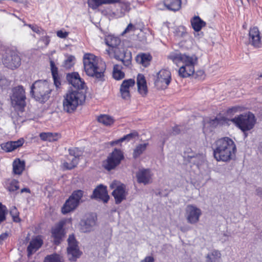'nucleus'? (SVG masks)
I'll return each mask as SVG.
<instances>
[{"label": "nucleus", "instance_id": "f257e3e1", "mask_svg": "<svg viewBox=\"0 0 262 262\" xmlns=\"http://www.w3.org/2000/svg\"><path fill=\"white\" fill-rule=\"evenodd\" d=\"M213 150V156L216 161L228 162L235 156L236 146L231 139L223 137L215 141Z\"/></svg>", "mask_w": 262, "mask_h": 262}, {"label": "nucleus", "instance_id": "f03ea898", "mask_svg": "<svg viewBox=\"0 0 262 262\" xmlns=\"http://www.w3.org/2000/svg\"><path fill=\"white\" fill-rule=\"evenodd\" d=\"M84 71L86 74L101 80L105 71V63L99 57L91 53H85L83 57Z\"/></svg>", "mask_w": 262, "mask_h": 262}, {"label": "nucleus", "instance_id": "7ed1b4c3", "mask_svg": "<svg viewBox=\"0 0 262 262\" xmlns=\"http://www.w3.org/2000/svg\"><path fill=\"white\" fill-rule=\"evenodd\" d=\"M169 58L178 66L180 63H183L179 70V74L181 77H188L194 73V66L198 62V58L195 55L174 52L169 55Z\"/></svg>", "mask_w": 262, "mask_h": 262}, {"label": "nucleus", "instance_id": "20e7f679", "mask_svg": "<svg viewBox=\"0 0 262 262\" xmlns=\"http://www.w3.org/2000/svg\"><path fill=\"white\" fill-rule=\"evenodd\" d=\"M52 91L51 85L48 81L38 80L32 84L30 94L36 101L44 103L50 98Z\"/></svg>", "mask_w": 262, "mask_h": 262}, {"label": "nucleus", "instance_id": "39448f33", "mask_svg": "<svg viewBox=\"0 0 262 262\" xmlns=\"http://www.w3.org/2000/svg\"><path fill=\"white\" fill-rule=\"evenodd\" d=\"M228 121L232 122L237 127L245 133L254 128L256 119L253 113L249 112L238 115ZM246 136L245 135V136Z\"/></svg>", "mask_w": 262, "mask_h": 262}, {"label": "nucleus", "instance_id": "423d86ee", "mask_svg": "<svg viewBox=\"0 0 262 262\" xmlns=\"http://www.w3.org/2000/svg\"><path fill=\"white\" fill-rule=\"evenodd\" d=\"M85 100V96L78 91L69 92L63 100V110L68 113H73L79 105Z\"/></svg>", "mask_w": 262, "mask_h": 262}, {"label": "nucleus", "instance_id": "0eeeda50", "mask_svg": "<svg viewBox=\"0 0 262 262\" xmlns=\"http://www.w3.org/2000/svg\"><path fill=\"white\" fill-rule=\"evenodd\" d=\"M25 89L22 85L14 87L10 96L11 105L15 111L22 113L26 106Z\"/></svg>", "mask_w": 262, "mask_h": 262}, {"label": "nucleus", "instance_id": "6e6552de", "mask_svg": "<svg viewBox=\"0 0 262 262\" xmlns=\"http://www.w3.org/2000/svg\"><path fill=\"white\" fill-rule=\"evenodd\" d=\"M123 159V152L120 149L115 148L103 162V165L105 169L110 171L119 165Z\"/></svg>", "mask_w": 262, "mask_h": 262}, {"label": "nucleus", "instance_id": "1a4fd4ad", "mask_svg": "<svg viewBox=\"0 0 262 262\" xmlns=\"http://www.w3.org/2000/svg\"><path fill=\"white\" fill-rule=\"evenodd\" d=\"M82 195L83 192L81 190L73 192L62 207V213L65 214L74 210L78 206Z\"/></svg>", "mask_w": 262, "mask_h": 262}, {"label": "nucleus", "instance_id": "9d476101", "mask_svg": "<svg viewBox=\"0 0 262 262\" xmlns=\"http://www.w3.org/2000/svg\"><path fill=\"white\" fill-rule=\"evenodd\" d=\"M112 189H114L112 195L114 197L116 204H120L126 199L127 192L125 190V186L117 181H113L110 186Z\"/></svg>", "mask_w": 262, "mask_h": 262}, {"label": "nucleus", "instance_id": "9b49d317", "mask_svg": "<svg viewBox=\"0 0 262 262\" xmlns=\"http://www.w3.org/2000/svg\"><path fill=\"white\" fill-rule=\"evenodd\" d=\"M171 81V73L169 70L163 69L156 75L155 85L158 89H166Z\"/></svg>", "mask_w": 262, "mask_h": 262}, {"label": "nucleus", "instance_id": "f8f14e48", "mask_svg": "<svg viewBox=\"0 0 262 262\" xmlns=\"http://www.w3.org/2000/svg\"><path fill=\"white\" fill-rule=\"evenodd\" d=\"M202 215L201 210L193 205H188L185 208V217L188 223L195 224L197 223Z\"/></svg>", "mask_w": 262, "mask_h": 262}, {"label": "nucleus", "instance_id": "ddd939ff", "mask_svg": "<svg viewBox=\"0 0 262 262\" xmlns=\"http://www.w3.org/2000/svg\"><path fill=\"white\" fill-rule=\"evenodd\" d=\"M2 62L6 67L14 69L20 66V58L15 52H9L3 55Z\"/></svg>", "mask_w": 262, "mask_h": 262}, {"label": "nucleus", "instance_id": "4468645a", "mask_svg": "<svg viewBox=\"0 0 262 262\" xmlns=\"http://www.w3.org/2000/svg\"><path fill=\"white\" fill-rule=\"evenodd\" d=\"M68 248L67 249L69 259L75 261L79 257L81 253L79 250L77 242L73 235H70L68 239Z\"/></svg>", "mask_w": 262, "mask_h": 262}, {"label": "nucleus", "instance_id": "2eb2a0df", "mask_svg": "<svg viewBox=\"0 0 262 262\" xmlns=\"http://www.w3.org/2000/svg\"><path fill=\"white\" fill-rule=\"evenodd\" d=\"M108 52L110 54L113 53L115 58L121 61L124 66H128L130 64L131 57L129 55L127 56L126 55L122 45H121L115 48L110 49Z\"/></svg>", "mask_w": 262, "mask_h": 262}, {"label": "nucleus", "instance_id": "dca6fc26", "mask_svg": "<svg viewBox=\"0 0 262 262\" xmlns=\"http://www.w3.org/2000/svg\"><path fill=\"white\" fill-rule=\"evenodd\" d=\"M181 4V0H163V3L158 4L157 7L162 10L167 9L176 12L180 9Z\"/></svg>", "mask_w": 262, "mask_h": 262}, {"label": "nucleus", "instance_id": "f3484780", "mask_svg": "<svg viewBox=\"0 0 262 262\" xmlns=\"http://www.w3.org/2000/svg\"><path fill=\"white\" fill-rule=\"evenodd\" d=\"M137 182L144 185H147L151 182L152 174L148 169H140L136 173Z\"/></svg>", "mask_w": 262, "mask_h": 262}, {"label": "nucleus", "instance_id": "a211bd4d", "mask_svg": "<svg viewBox=\"0 0 262 262\" xmlns=\"http://www.w3.org/2000/svg\"><path fill=\"white\" fill-rule=\"evenodd\" d=\"M96 219L94 215H90L86 220L81 221L80 224L81 232L86 233L93 230L96 225Z\"/></svg>", "mask_w": 262, "mask_h": 262}, {"label": "nucleus", "instance_id": "6ab92c4d", "mask_svg": "<svg viewBox=\"0 0 262 262\" xmlns=\"http://www.w3.org/2000/svg\"><path fill=\"white\" fill-rule=\"evenodd\" d=\"M135 81L133 79L125 80L122 82L120 91L123 99H128L130 98L129 89L135 85Z\"/></svg>", "mask_w": 262, "mask_h": 262}, {"label": "nucleus", "instance_id": "aec40b11", "mask_svg": "<svg viewBox=\"0 0 262 262\" xmlns=\"http://www.w3.org/2000/svg\"><path fill=\"white\" fill-rule=\"evenodd\" d=\"M249 42L255 47H259L261 45L260 32L257 27L251 28L249 32Z\"/></svg>", "mask_w": 262, "mask_h": 262}, {"label": "nucleus", "instance_id": "412c9836", "mask_svg": "<svg viewBox=\"0 0 262 262\" xmlns=\"http://www.w3.org/2000/svg\"><path fill=\"white\" fill-rule=\"evenodd\" d=\"M43 241L40 236H37L33 238L30 241L27 248L28 256L30 257L42 246Z\"/></svg>", "mask_w": 262, "mask_h": 262}, {"label": "nucleus", "instance_id": "4be33fe9", "mask_svg": "<svg viewBox=\"0 0 262 262\" xmlns=\"http://www.w3.org/2000/svg\"><path fill=\"white\" fill-rule=\"evenodd\" d=\"M93 196L94 198L103 201L104 203L107 202L110 199L107 192L106 187L102 185H100L94 189Z\"/></svg>", "mask_w": 262, "mask_h": 262}, {"label": "nucleus", "instance_id": "5701e85b", "mask_svg": "<svg viewBox=\"0 0 262 262\" xmlns=\"http://www.w3.org/2000/svg\"><path fill=\"white\" fill-rule=\"evenodd\" d=\"M69 82L74 88L78 89L84 88V82L81 79L78 73H73L67 75Z\"/></svg>", "mask_w": 262, "mask_h": 262}, {"label": "nucleus", "instance_id": "b1692460", "mask_svg": "<svg viewBox=\"0 0 262 262\" xmlns=\"http://www.w3.org/2000/svg\"><path fill=\"white\" fill-rule=\"evenodd\" d=\"M190 23L192 28L196 32L194 33V35L196 36V35H202L203 33H199V32L203 27L206 26V22L202 20L199 16H194L191 19Z\"/></svg>", "mask_w": 262, "mask_h": 262}, {"label": "nucleus", "instance_id": "393cba45", "mask_svg": "<svg viewBox=\"0 0 262 262\" xmlns=\"http://www.w3.org/2000/svg\"><path fill=\"white\" fill-rule=\"evenodd\" d=\"M24 143V140L20 138L17 141H9L1 144L2 148L6 152H11L21 146Z\"/></svg>", "mask_w": 262, "mask_h": 262}, {"label": "nucleus", "instance_id": "a878e982", "mask_svg": "<svg viewBox=\"0 0 262 262\" xmlns=\"http://www.w3.org/2000/svg\"><path fill=\"white\" fill-rule=\"evenodd\" d=\"M52 235L54 238V243L55 244H59L60 243V240L64 236V231L63 229L62 223H59L52 228Z\"/></svg>", "mask_w": 262, "mask_h": 262}, {"label": "nucleus", "instance_id": "bb28decb", "mask_svg": "<svg viewBox=\"0 0 262 262\" xmlns=\"http://www.w3.org/2000/svg\"><path fill=\"white\" fill-rule=\"evenodd\" d=\"M120 1V0H88V5L92 9L96 10L102 5L118 3Z\"/></svg>", "mask_w": 262, "mask_h": 262}, {"label": "nucleus", "instance_id": "cd10ccee", "mask_svg": "<svg viewBox=\"0 0 262 262\" xmlns=\"http://www.w3.org/2000/svg\"><path fill=\"white\" fill-rule=\"evenodd\" d=\"M137 82L138 90L139 93L142 96H145L147 93V88L145 77L142 74H138Z\"/></svg>", "mask_w": 262, "mask_h": 262}, {"label": "nucleus", "instance_id": "c85d7f7f", "mask_svg": "<svg viewBox=\"0 0 262 262\" xmlns=\"http://www.w3.org/2000/svg\"><path fill=\"white\" fill-rule=\"evenodd\" d=\"M70 155L68 157L67 161L63 163V167L65 169H72L78 164L79 159L76 156L72 155V151L70 150Z\"/></svg>", "mask_w": 262, "mask_h": 262}, {"label": "nucleus", "instance_id": "c756f323", "mask_svg": "<svg viewBox=\"0 0 262 262\" xmlns=\"http://www.w3.org/2000/svg\"><path fill=\"white\" fill-rule=\"evenodd\" d=\"M25 162L19 159L15 160L13 162V171L15 174H21L25 169Z\"/></svg>", "mask_w": 262, "mask_h": 262}, {"label": "nucleus", "instance_id": "7c9ffc66", "mask_svg": "<svg viewBox=\"0 0 262 262\" xmlns=\"http://www.w3.org/2000/svg\"><path fill=\"white\" fill-rule=\"evenodd\" d=\"M39 137L42 140L53 142L59 139L60 138V135L57 133L47 132L40 133Z\"/></svg>", "mask_w": 262, "mask_h": 262}, {"label": "nucleus", "instance_id": "2f4dec72", "mask_svg": "<svg viewBox=\"0 0 262 262\" xmlns=\"http://www.w3.org/2000/svg\"><path fill=\"white\" fill-rule=\"evenodd\" d=\"M105 40L106 44L110 47V49H113L121 45L120 39L113 35H108Z\"/></svg>", "mask_w": 262, "mask_h": 262}, {"label": "nucleus", "instance_id": "473e14b6", "mask_svg": "<svg viewBox=\"0 0 262 262\" xmlns=\"http://www.w3.org/2000/svg\"><path fill=\"white\" fill-rule=\"evenodd\" d=\"M151 59V56L147 54H139L136 57L137 62L144 67H146L149 64Z\"/></svg>", "mask_w": 262, "mask_h": 262}, {"label": "nucleus", "instance_id": "72a5a7b5", "mask_svg": "<svg viewBox=\"0 0 262 262\" xmlns=\"http://www.w3.org/2000/svg\"><path fill=\"white\" fill-rule=\"evenodd\" d=\"M18 183V181L16 180L8 179L5 182V186L8 191L13 192L19 189Z\"/></svg>", "mask_w": 262, "mask_h": 262}, {"label": "nucleus", "instance_id": "f704fd0d", "mask_svg": "<svg viewBox=\"0 0 262 262\" xmlns=\"http://www.w3.org/2000/svg\"><path fill=\"white\" fill-rule=\"evenodd\" d=\"M122 67L119 64H115L113 68V77L117 80H120L125 77L124 73L122 71Z\"/></svg>", "mask_w": 262, "mask_h": 262}, {"label": "nucleus", "instance_id": "c9c22d12", "mask_svg": "<svg viewBox=\"0 0 262 262\" xmlns=\"http://www.w3.org/2000/svg\"><path fill=\"white\" fill-rule=\"evenodd\" d=\"M138 136V133L136 131H133L130 133L123 136L120 139L116 141L112 142L111 144H117L120 142H122L125 141H129L131 140L135 139L136 137Z\"/></svg>", "mask_w": 262, "mask_h": 262}, {"label": "nucleus", "instance_id": "e433bc0d", "mask_svg": "<svg viewBox=\"0 0 262 262\" xmlns=\"http://www.w3.org/2000/svg\"><path fill=\"white\" fill-rule=\"evenodd\" d=\"M147 143H141L138 144L134 149L133 156L135 159L139 157L146 150L148 145Z\"/></svg>", "mask_w": 262, "mask_h": 262}, {"label": "nucleus", "instance_id": "4c0bfd02", "mask_svg": "<svg viewBox=\"0 0 262 262\" xmlns=\"http://www.w3.org/2000/svg\"><path fill=\"white\" fill-rule=\"evenodd\" d=\"M97 120L99 122L105 126H111L114 122L113 118L107 115H101Z\"/></svg>", "mask_w": 262, "mask_h": 262}, {"label": "nucleus", "instance_id": "58836bf2", "mask_svg": "<svg viewBox=\"0 0 262 262\" xmlns=\"http://www.w3.org/2000/svg\"><path fill=\"white\" fill-rule=\"evenodd\" d=\"M221 254L217 250H214L208 253L207 256V262H219Z\"/></svg>", "mask_w": 262, "mask_h": 262}, {"label": "nucleus", "instance_id": "ea45409f", "mask_svg": "<svg viewBox=\"0 0 262 262\" xmlns=\"http://www.w3.org/2000/svg\"><path fill=\"white\" fill-rule=\"evenodd\" d=\"M43 262H64V260L62 256L55 253L46 256Z\"/></svg>", "mask_w": 262, "mask_h": 262}, {"label": "nucleus", "instance_id": "a19ab883", "mask_svg": "<svg viewBox=\"0 0 262 262\" xmlns=\"http://www.w3.org/2000/svg\"><path fill=\"white\" fill-rule=\"evenodd\" d=\"M174 33L178 37H183L187 34L186 29L185 27L180 26L174 29Z\"/></svg>", "mask_w": 262, "mask_h": 262}, {"label": "nucleus", "instance_id": "79ce46f5", "mask_svg": "<svg viewBox=\"0 0 262 262\" xmlns=\"http://www.w3.org/2000/svg\"><path fill=\"white\" fill-rule=\"evenodd\" d=\"M10 214L14 222L18 223L20 221V219L19 217V212L15 206H13L11 208L10 210Z\"/></svg>", "mask_w": 262, "mask_h": 262}, {"label": "nucleus", "instance_id": "37998d69", "mask_svg": "<svg viewBox=\"0 0 262 262\" xmlns=\"http://www.w3.org/2000/svg\"><path fill=\"white\" fill-rule=\"evenodd\" d=\"M75 63V57L70 55L64 61L63 66L66 69L71 68Z\"/></svg>", "mask_w": 262, "mask_h": 262}, {"label": "nucleus", "instance_id": "c03bdc74", "mask_svg": "<svg viewBox=\"0 0 262 262\" xmlns=\"http://www.w3.org/2000/svg\"><path fill=\"white\" fill-rule=\"evenodd\" d=\"M8 210L6 206L0 203V224L6 220Z\"/></svg>", "mask_w": 262, "mask_h": 262}, {"label": "nucleus", "instance_id": "a18cd8bd", "mask_svg": "<svg viewBox=\"0 0 262 262\" xmlns=\"http://www.w3.org/2000/svg\"><path fill=\"white\" fill-rule=\"evenodd\" d=\"M226 121V120L224 118H223L222 119L220 118H215V119L211 120L210 123L215 126L219 124H223Z\"/></svg>", "mask_w": 262, "mask_h": 262}, {"label": "nucleus", "instance_id": "49530a36", "mask_svg": "<svg viewBox=\"0 0 262 262\" xmlns=\"http://www.w3.org/2000/svg\"><path fill=\"white\" fill-rule=\"evenodd\" d=\"M50 63L52 76H58V68L56 67L54 62L53 60H50Z\"/></svg>", "mask_w": 262, "mask_h": 262}, {"label": "nucleus", "instance_id": "de8ad7c7", "mask_svg": "<svg viewBox=\"0 0 262 262\" xmlns=\"http://www.w3.org/2000/svg\"><path fill=\"white\" fill-rule=\"evenodd\" d=\"M242 110L241 107L238 106H234V107L229 108L228 110L227 111V113L229 115H231L234 113H237L238 112H241V111H242Z\"/></svg>", "mask_w": 262, "mask_h": 262}, {"label": "nucleus", "instance_id": "09e8293b", "mask_svg": "<svg viewBox=\"0 0 262 262\" xmlns=\"http://www.w3.org/2000/svg\"><path fill=\"white\" fill-rule=\"evenodd\" d=\"M69 34L68 32L61 30L57 32V36L60 38H66L69 35Z\"/></svg>", "mask_w": 262, "mask_h": 262}, {"label": "nucleus", "instance_id": "8fccbe9b", "mask_svg": "<svg viewBox=\"0 0 262 262\" xmlns=\"http://www.w3.org/2000/svg\"><path fill=\"white\" fill-rule=\"evenodd\" d=\"M136 30V27L132 24H129L127 27L126 28L123 34L129 33L131 32H134Z\"/></svg>", "mask_w": 262, "mask_h": 262}, {"label": "nucleus", "instance_id": "3c124183", "mask_svg": "<svg viewBox=\"0 0 262 262\" xmlns=\"http://www.w3.org/2000/svg\"><path fill=\"white\" fill-rule=\"evenodd\" d=\"M27 26L29 27L34 32H36V33L38 34L40 33L41 29L39 28L38 26H33L31 25H27Z\"/></svg>", "mask_w": 262, "mask_h": 262}, {"label": "nucleus", "instance_id": "603ef678", "mask_svg": "<svg viewBox=\"0 0 262 262\" xmlns=\"http://www.w3.org/2000/svg\"><path fill=\"white\" fill-rule=\"evenodd\" d=\"M53 78L54 80V83L55 86L57 88H58L59 86V85H60V82L59 81L58 75L55 76V77H53Z\"/></svg>", "mask_w": 262, "mask_h": 262}, {"label": "nucleus", "instance_id": "864d4df0", "mask_svg": "<svg viewBox=\"0 0 262 262\" xmlns=\"http://www.w3.org/2000/svg\"><path fill=\"white\" fill-rule=\"evenodd\" d=\"M40 40L44 42L46 47L49 45L50 41L49 37L47 36L42 37Z\"/></svg>", "mask_w": 262, "mask_h": 262}, {"label": "nucleus", "instance_id": "5fc2aeb1", "mask_svg": "<svg viewBox=\"0 0 262 262\" xmlns=\"http://www.w3.org/2000/svg\"><path fill=\"white\" fill-rule=\"evenodd\" d=\"M140 262H154V258L152 256H146L144 259L142 260Z\"/></svg>", "mask_w": 262, "mask_h": 262}, {"label": "nucleus", "instance_id": "6e6d98bb", "mask_svg": "<svg viewBox=\"0 0 262 262\" xmlns=\"http://www.w3.org/2000/svg\"><path fill=\"white\" fill-rule=\"evenodd\" d=\"M8 234L6 233H3L0 235V244H1L4 240H5L8 237Z\"/></svg>", "mask_w": 262, "mask_h": 262}, {"label": "nucleus", "instance_id": "4d7b16f0", "mask_svg": "<svg viewBox=\"0 0 262 262\" xmlns=\"http://www.w3.org/2000/svg\"><path fill=\"white\" fill-rule=\"evenodd\" d=\"M256 192L258 196L262 198V188H258L256 189Z\"/></svg>", "mask_w": 262, "mask_h": 262}, {"label": "nucleus", "instance_id": "13d9d810", "mask_svg": "<svg viewBox=\"0 0 262 262\" xmlns=\"http://www.w3.org/2000/svg\"><path fill=\"white\" fill-rule=\"evenodd\" d=\"M19 118H20V116H19V118H17L16 119H15L14 116L12 115V119L13 120V122L14 123H18L19 121H21V120H20V119Z\"/></svg>", "mask_w": 262, "mask_h": 262}, {"label": "nucleus", "instance_id": "bf43d9fd", "mask_svg": "<svg viewBox=\"0 0 262 262\" xmlns=\"http://www.w3.org/2000/svg\"><path fill=\"white\" fill-rule=\"evenodd\" d=\"M20 192H21V193L30 192V190L28 188H25L21 189Z\"/></svg>", "mask_w": 262, "mask_h": 262}, {"label": "nucleus", "instance_id": "052dcab7", "mask_svg": "<svg viewBox=\"0 0 262 262\" xmlns=\"http://www.w3.org/2000/svg\"><path fill=\"white\" fill-rule=\"evenodd\" d=\"M7 83V81L5 79H0V85H2V84H6Z\"/></svg>", "mask_w": 262, "mask_h": 262}, {"label": "nucleus", "instance_id": "680f3d73", "mask_svg": "<svg viewBox=\"0 0 262 262\" xmlns=\"http://www.w3.org/2000/svg\"><path fill=\"white\" fill-rule=\"evenodd\" d=\"M179 132L180 129H178V127H176V128L173 129L174 134H178Z\"/></svg>", "mask_w": 262, "mask_h": 262}, {"label": "nucleus", "instance_id": "e2e57ef3", "mask_svg": "<svg viewBox=\"0 0 262 262\" xmlns=\"http://www.w3.org/2000/svg\"><path fill=\"white\" fill-rule=\"evenodd\" d=\"M224 235L225 236H227V234H224Z\"/></svg>", "mask_w": 262, "mask_h": 262}, {"label": "nucleus", "instance_id": "0e129e2a", "mask_svg": "<svg viewBox=\"0 0 262 262\" xmlns=\"http://www.w3.org/2000/svg\"><path fill=\"white\" fill-rule=\"evenodd\" d=\"M259 76H260V77H262V73H261V74H260V75H259Z\"/></svg>", "mask_w": 262, "mask_h": 262}]
</instances>
